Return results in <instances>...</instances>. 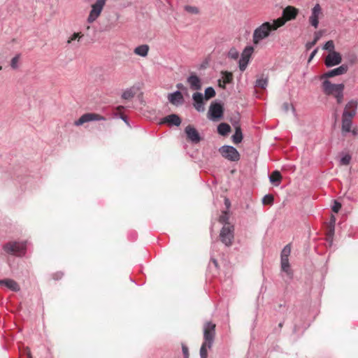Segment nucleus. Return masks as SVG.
<instances>
[{"mask_svg":"<svg viewBox=\"0 0 358 358\" xmlns=\"http://www.w3.org/2000/svg\"><path fill=\"white\" fill-rule=\"evenodd\" d=\"M323 49L325 50H327L329 52V53H331V52H336L334 50L335 49V45H334V43L333 41L330 40V41H328L323 46Z\"/></svg>","mask_w":358,"mask_h":358,"instance_id":"473e14b6","label":"nucleus"},{"mask_svg":"<svg viewBox=\"0 0 358 358\" xmlns=\"http://www.w3.org/2000/svg\"><path fill=\"white\" fill-rule=\"evenodd\" d=\"M176 87H177L178 89L182 90L186 89L182 83L177 84Z\"/></svg>","mask_w":358,"mask_h":358,"instance_id":"864d4df0","label":"nucleus"},{"mask_svg":"<svg viewBox=\"0 0 358 358\" xmlns=\"http://www.w3.org/2000/svg\"><path fill=\"white\" fill-rule=\"evenodd\" d=\"M221 155L231 162H238L240 159L238 151L231 145H222L219 148Z\"/></svg>","mask_w":358,"mask_h":358,"instance_id":"39448f33","label":"nucleus"},{"mask_svg":"<svg viewBox=\"0 0 358 358\" xmlns=\"http://www.w3.org/2000/svg\"><path fill=\"white\" fill-rule=\"evenodd\" d=\"M292 108V111L294 113H295V108L294 107L292 106V105H290L289 103L287 102H285L283 104H282V109L283 110L287 113L288 112V110H289V108Z\"/></svg>","mask_w":358,"mask_h":358,"instance_id":"a19ab883","label":"nucleus"},{"mask_svg":"<svg viewBox=\"0 0 358 358\" xmlns=\"http://www.w3.org/2000/svg\"><path fill=\"white\" fill-rule=\"evenodd\" d=\"M0 285H4L13 292H18L20 289V287L17 282L12 279L0 280Z\"/></svg>","mask_w":358,"mask_h":358,"instance_id":"aec40b11","label":"nucleus"},{"mask_svg":"<svg viewBox=\"0 0 358 358\" xmlns=\"http://www.w3.org/2000/svg\"><path fill=\"white\" fill-rule=\"evenodd\" d=\"M185 10H187L189 13H195V14H197L199 13L198 8H196L195 6H187L185 7Z\"/></svg>","mask_w":358,"mask_h":358,"instance_id":"79ce46f5","label":"nucleus"},{"mask_svg":"<svg viewBox=\"0 0 358 358\" xmlns=\"http://www.w3.org/2000/svg\"><path fill=\"white\" fill-rule=\"evenodd\" d=\"M113 27H114V24H110V25L106 27V29L109 30V29H110Z\"/></svg>","mask_w":358,"mask_h":358,"instance_id":"6e6d98bb","label":"nucleus"},{"mask_svg":"<svg viewBox=\"0 0 358 358\" xmlns=\"http://www.w3.org/2000/svg\"><path fill=\"white\" fill-rule=\"evenodd\" d=\"M123 108H124V106H118V107L117 108V110H122Z\"/></svg>","mask_w":358,"mask_h":358,"instance_id":"bf43d9fd","label":"nucleus"},{"mask_svg":"<svg viewBox=\"0 0 358 358\" xmlns=\"http://www.w3.org/2000/svg\"><path fill=\"white\" fill-rule=\"evenodd\" d=\"M187 139L193 143L200 142L201 138L198 131L192 125H187L185 129Z\"/></svg>","mask_w":358,"mask_h":358,"instance_id":"ddd939ff","label":"nucleus"},{"mask_svg":"<svg viewBox=\"0 0 358 358\" xmlns=\"http://www.w3.org/2000/svg\"><path fill=\"white\" fill-rule=\"evenodd\" d=\"M285 24V20L281 19L273 20L272 22H265L257 27L253 32L252 41L255 45L268 38L271 33L277 30Z\"/></svg>","mask_w":358,"mask_h":358,"instance_id":"f257e3e1","label":"nucleus"},{"mask_svg":"<svg viewBox=\"0 0 358 358\" xmlns=\"http://www.w3.org/2000/svg\"><path fill=\"white\" fill-rule=\"evenodd\" d=\"M254 51V48L252 46H247L243 51L241 57L250 59L252 52Z\"/></svg>","mask_w":358,"mask_h":358,"instance_id":"7c9ffc66","label":"nucleus"},{"mask_svg":"<svg viewBox=\"0 0 358 358\" xmlns=\"http://www.w3.org/2000/svg\"><path fill=\"white\" fill-rule=\"evenodd\" d=\"M341 208V204L339 202L334 201V203L332 206V210L334 213H338Z\"/></svg>","mask_w":358,"mask_h":358,"instance_id":"37998d69","label":"nucleus"},{"mask_svg":"<svg viewBox=\"0 0 358 358\" xmlns=\"http://www.w3.org/2000/svg\"><path fill=\"white\" fill-rule=\"evenodd\" d=\"M83 36V34L80 33H74L68 39L67 43L70 44L73 41L78 40L80 41V39Z\"/></svg>","mask_w":358,"mask_h":358,"instance_id":"4c0bfd02","label":"nucleus"},{"mask_svg":"<svg viewBox=\"0 0 358 358\" xmlns=\"http://www.w3.org/2000/svg\"><path fill=\"white\" fill-rule=\"evenodd\" d=\"M342 62L341 55L338 52L329 53L325 59L324 64L327 67H332L338 65Z\"/></svg>","mask_w":358,"mask_h":358,"instance_id":"9b49d317","label":"nucleus"},{"mask_svg":"<svg viewBox=\"0 0 358 358\" xmlns=\"http://www.w3.org/2000/svg\"><path fill=\"white\" fill-rule=\"evenodd\" d=\"M334 224H335V218L333 217L331 221L330 225L329 227L328 236L329 238H332L334 234Z\"/></svg>","mask_w":358,"mask_h":358,"instance_id":"ea45409f","label":"nucleus"},{"mask_svg":"<svg viewBox=\"0 0 358 358\" xmlns=\"http://www.w3.org/2000/svg\"><path fill=\"white\" fill-rule=\"evenodd\" d=\"M20 57V54H17L11 59L10 66L13 69H15L18 67V62H19Z\"/></svg>","mask_w":358,"mask_h":358,"instance_id":"58836bf2","label":"nucleus"},{"mask_svg":"<svg viewBox=\"0 0 358 358\" xmlns=\"http://www.w3.org/2000/svg\"><path fill=\"white\" fill-rule=\"evenodd\" d=\"M205 99L208 100L215 96V91L212 87H208L205 90Z\"/></svg>","mask_w":358,"mask_h":358,"instance_id":"2f4dec72","label":"nucleus"},{"mask_svg":"<svg viewBox=\"0 0 358 358\" xmlns=\"http://www.w3.org/2000/svg\"><path fill=\"white\" fill-rule=\"evenodd\" d=\"M187 82L192 90H199L201 88V80L199 76L192 73L187 78Z\"/></svg>","mask_w":358,"mask_h":358,"instance_id":"f3484780","label":"nucleus"},{"mask_svg":"<svg viewBox=\"0 0 358 358\" xmlns=\"http://www.w3.org/2000/svg\"><path fill=\"white\" fill-rule=\"evenodd\" d=\"M193 106L199 113L205 110V103L203 94L201 92H195L192 95Z\"/></svg>","mask_w":358,"mask_h":358,"instance_id":"4468645a","label":"nucleus"},{"mask_svg":"<svg viewBox=\"0 0 358 358\" xmlns=\"http://www.w3.org/2000/svg\"><path fill=\"white\" fill-rule=\"evenodd\" d=\"M222 79L223 80V88H224L227 84L232 82L233 75L229 71H222Z\"/></svg>","mask_w":358,"mask_h":358,"instance_id":"bb28decb","label":"nucleus"},{"mask_svg":"<svg viewBox=\"0 0 358 358\" xmlns=\"http://www.w3.org/2000/svg\"><path fill=\"white\" fill-rule=\"evenodd\" d=\"M351 156L349 154L344 155L340 159L341 165H348L351 161Z\"/></svg>","mask_w":358,"mask_h":358,"instance_id":"c9c22d12","label":"nucleus"},{"mask_svg":"<svg viewBox=\"0 0 358 358\" xmlns=\"http://www.w3.org/2000/svg\"><path fill=\"white\" fill-rule=\"evenodd\" d=\"M224 109L220 103H211L208 112V118L213 121H216L222 117Z\"/></svg>","mask_w":358,"mask_h":358,"instance_id":"0eeeda50","label":"nucleus"},{"mask_svg":"<svg viewBox=\"0 0 358 358\" xmlns=\"http://www.w3.org/2000/svg\"><path fill=\"white\" fill-rule=\"evenodd\" d=\"M106 120V119L104 116L99 114L94 113H87L81 115V117L74 122V124L78 127L83 124L84 123L92 121H104Z\"/></svg>","mask_w":358,"mask_h":358,"instance_id":"6e6552de","label":"nucleus"},{"mask_svg":"<svg viewBox=\"0 0 358 358\" xmlns=\"http://www.w3.org/2000/svg\"><path fill=\"white\" fill-rule=\"evenodd\" d=\"M299 13V10L294 6H288L282 11V17H279L287 21H289L296 18Z\"/></svg>","mask_w":358,"mask_h":358,"instance_id":"dca6fc26","label":"nucleus"},{"mask_svg":"<svg viewBox=\"0 0 358 358\" xmlns=\"http://www.w3.org/2000/svg\"><path fill=\"white\" fill-rule=\"evenodd\" d=\"M218 83H219V86L223 88V80L220 79L218 80Z\"/></svg>","mask_w":358,"mask_h":358,"instance_id":"5fc2aeb1","label":"nucleus"},{"mask_svg":"<svg viewBox=\"0 0 358 358\" xmlns=\"http://www.w3.org/2000/svg\"><path fill=\"white\" fill-rule=\"evenodd\" d=\"M320 37H321V34L320 32H315V35H314L313 41H315V42L317 43L318 41V40L320 38Z\"/></svg>","mask_w":358,"mask_h":358,"instance_id":"09e8293b","label":"nucleus"},{"mask_svg":"<svg viewBox=\"0 0 358 358\" xmlns=\"http://www.w3.org/2000/svg\"><path fill=\"white\" fill-rule=\"evenodd\" d=\"M106 0H96V2L92 5V9L87 17V22L92 23L94 22L100 15Z\"/></svg>","mask_w":358,"mask_h":358,"instance_id":"423d86ee","label":"nucleus"},{"mask_svg":"<svg viewBox=\"0 0 358 358\" xmlns=\"http://www.w3.org/2000/svg\"><path fill=\"white\" fill-rule=\"evenodd\" d=\"M280 265L282 271L286 273L288 275L291 274L289 259H280Z\"/></svg>","mask_w":358,"mask_h":358,"instance_id":"cd10ccee","label":"nucleus"},{"mask_svg":"<svg viewBox=\"0 0 358 358\" xmlns=\"http://www.w3.org/2000/svg\"><path fill=\"white\" fill-rule=\"evenodd\" d=\"M227 56L229 58L236 59L239 56V52L235 48H232L228 52Z\"/></svg>","mask_w":358,"mask_h":358,"instance_id":"f704fd0d","label":"nucleus"},{"mask_svg":"<svg viewBox=\"0 0 358 358\" xmlns=\"http://www.w3.org/2000/svg\"><path fill=\"white\" fill-rule=\"evenodd\" d=\"M348 71V66L347 64H342L340 66L330 70L322 76V78H329L336 76L345 74Z\"/></svg>","mask_w":358,"mask_h":358,"instance_id":"2eb2a0df","label":"nucleus"},{"mask_svg":"<svg viewBox=\"0 0 358 358\" xmlns=\"http://www.w3.org/2000/svg\"><path fill=\"white\" fill-rule=\"evenodd\" d=\"M225 204L227 205V206H229V199H225Z\"/></svg>","mask_w":358,"mask_h":358,"instance_id":"4d7b16f0","label":"nucleus"},{"mask_svg":"<svg viewBox=\"0 0 358 358\" xmlns=\"http://www.w3.org/2000/svg\"><path fill=\"white\" fill-rule=\"evenodd\" d=\"M290 253H291V245L287 244L283 248V249L281 252L280 259H289V256L290 255Z\"/></svg>","mask_w":358,"mask_h":358,"instance_id":"c756f323","label":"nucleus"},{"mask_svg":"<svg viewBox=\"0 0 358 358\" xmlns=\"http://www.w3.org/2000/svg\"><path fill=\"white\" fill-rule=\"evenodd\" d=\"M28 357H29V358H32V357H31V354H30V353L28 355Z\"/></svg>","mask_w":358,"mask_h":358,"instance_id":"052dcab7","label":"nucleus"},{"mask_svg":"<svg viewBox=\"0 0 358 358\" xmlns=\"http://www.w3.org/2000/svg\"><path fill=\"white\" fill-rule=\"evenodd\" d=\"M350 132H351L353 136H356L358 135V129L354 128Z\"/></svg>","mask_w":358,"mask_h":358,"instance_id":"603ef678","label":"nucleus"},{"mask_svg":"<svg viewBox=\"0 0 358 358\" xmlns=\"http://www.w3.org/2000/svg\"><path fill=\"white\" fill-rule=\"evenodd\" d=\"M232 141L235 144L240 143L243 140V134L240 127H236L235 129V133L231 137Z\"/></svg>","mask_w":358,"mask_h":358,"instance_id":"393cba45","label":"nucleus"},{"mask_svg":"<svg viewBox=\"0 0 358 358\" xmlns=\"http://www.w3.org/2000/svg\"><path fill=\"white\" fill-rule=\"evenodd\" d=\"M231 131V127L227 123H220L217 127V132L222 136H227Z\"/></svg>","mask_w":358,"mask_h":358,"instance_id":"5701e85b","label":"nucleus"},{"mask_svg":"<svg viewBox=\"0 0 358 358\" xmlns=\"http://www.w3.org/2000/svg\"><path fill=\"white\" fill-rule=\"evenodd\" d=\"M352 125V119L342 116L341 129L343 134L350 132Z\"/></svg>","mask_w":358,"mask_h":358,"instance_id":"412c9836","label":"nucleus"},{"mask_svg":"<svg viewBox=\"0 0 358 358\" xmlns=\"http://www.w3.org/2000/svg\"><path fill=\"white\" fill-rule=\"evenodd\" d=\"M168 100L174 106L181 105L184 102L183 96L180 90L169 94Z\"/></svg>","mask_w":358,"mask_h":358,"instance_id":"a211bd4d","label":"nucleus"},{"mask_svg":"<svg viewBox=\"0 0 358 358\" xmlns=\"http://www.w3.org/2000/svg\"><path fill=\"white\" fill-rule=\"evenodd\" d=\"M162 122L178 127L181 124V119L178 115L171 114L164 117Z\"/></svg>","mask_w":358,"mask_h":358,"instance_id":"6ab92c4d","label":"nucleus"},{"mask_svg":"<svg viewBox=\"0 0 358 358\" xmlns=\"http://www.w3.org/2000/svg\"><path fill=\"white\" fill-rule=\"evenodd\" d=\"M282 323H280V324H279V327H282Z\"/></svg>","mask_w":358,"mask_h":358,"instance_id":"680f3d73","label":"nucleus"},{"mask_svg":"<svg viewBox=\"0 0 358 358\" xmlns=\"http://www.w3.org/2000/svg\"><path fill=\"white\" fill-rule=\"evenodd\" d=\"M120 118L127 124L129 125V122H128V119H127V117L124 115H120Z\"/></svg>","mask_w":358,"mask_h":358,"instance_id":"3c124183","label":"nucleus"},{"mask_svg":"<svg viewBox=\"0 0 358 358\" xmlns=\"http://www.w3.org/2000/svg\"><path fill=\"white\" fill-rule=\"evenodd\" d=\"M135 94H136V89L134 87H132L125 90L123 92V93L122 94V98L124 99H126V100H129V99H132L135 96Z\"/></svg>","mask_w":358,"mask_h":358,"instance_id":"a878e982","label":"nucleus"},{"mask_svg":"<svg viewBox=\"0 0 358 358\" xmlns=\"http://www.w3.org/2000/svg\"><path fill=\"white\" fill-rule=\"evenodd\" d=\"M268 85V78H258L256 82L255 86L256 87H260L262 89H265Z\"/></svg>","mask_w":358,"mask_h":358,"instance_id":"c85d7f7f","label":"nucleus"},{"mask_svg":"<svg viewBox=\"0 0 358 358\" xmlns=\"http://www.w3.org/2000/svg\"><path fill=\"white\" fill-rule=\"evenodd\" d=\"M220 238L226 246H230L234 239V227L224 226L220 231Z\"/></svg>","mask_w":358,"mask_h":358,"instance_id":"1a4fd4ad","label":"nucleus"},{"mask_svg":"<svg viewBox=\"0 0 358 358\" xmlns=\"http://www.w3.org/2000/svg\"><path fill=\"white\" fill-rule=\"evenodd\" d=\"M212 261H213V264L215 265V266H217V260L215 259H212Z\"/></svg>","mask_w":358,"mask_h":358,"instance_id":"13d9d810","label":"nucleus"},{"mask_svg":"<svg viewBox=\"0 0 358 358\" xmlns=\"http://www.w3.org/2000/svg\"><path fill=\"white\" fill-rule=\"evenodd\" d=\"M317 50H318V48H317L310 53L309 58H308V62H310L313 59V57L317 54Z\"/></svg>","mask_w":358,"mask_h":358,"instance_id":"49530a36","label":"nucleus"},{"mask_svg":"<svg viewBox=\"0 0 358 358\" xmlns=\"http://www.w3.org/2000/svg\"><path fill=\"white\" fill-rule=\"evenodd\" d=\"M322 14V8L319 3H316L311 10V15L309 17V23L315 28L319 25V17Z\"/></svg>","mask_w":358,"mask_h":358,"instance_id":"f8f14e48","label":"nucleus"},{"mask_svg":"<svg viewBox=\"0 0 358 358\" xmlns=\"http://www.w3.org/2000/svg\"><path fill=\"white\" fill-rule=\"evenodd\" d=\"M322 88L326 95L334 96L338 103L343 102V90L345 88L344 84H333L329 80H325L322 83Z\"/></svg>","mask_w":358,"mask_h":358,"instance_id":"7ed1b4c3","label":"nucleus"},{"mask_svg":"<svg viewBox=\"0 0 358 358\" xmlns=\"http://www.w3.org/2000/svg\"><path fill=\"white\" fill-rule=\"evenodd\" d=\"M215 324L211 322H207L203 324V342L200 348V357H208V349H210L213 345L215 337Z\"/></svg>","mask_w":358,"mask_h":358,"instance_id":"f03ea898","label":"nucleus"},{"mask_svg":"<svg viewBox=\"0 0 358 358\" xmlns=\"http://www.w3.org/2000/svg\"><path fill=\"white\" fill-rule=\"evenodd\" d=\"M282 176L278 171H274L269 176V180L275 185H278L281 182Z\"/></svg>","mask_w":358,"mask_h":358,"instance_id":"b1692460","label":"nucleus"},{"mask_svg":"<svg viewBox=\"0 0 358 358\" xmlns=\"http://www.w3.org/2000/svg\"><path fill=\"white\" fill-rule=\"evenodd\" d=\"M3 250L9 255L24 256L27 250V242L10 241L3 246Z\"/></svg>","mask_w":358,"mask_h":358,"instance_id":"20e7f679","label":"nucleus"},{"mask_svg":"<svg viewBox=\"0 0 358 358\" xmlns=\"http://www.w3.org/2000/svg\"><path fill=\"white\" fill-rule=\"evenodd\" d=\"M248 62H249V59L243 58V57H241V59H239V62H238V64H239V69L241 71H244L245 70V69L247 68V66L248 64Z\"/></svg>","mask_w":358,"mask_h":358,"instance_id":"72a5a7b5","label":"nucleus"},{"mask_svg":"<svg viewBox=\"0 0 358 358\" xmlns=\"http://www.w3.org/2000/svg\"><path fill=\"white\" fill-rule=\"evenodd\" d=\"M227 220H228V217H227L226 213L224 215H221L220 217V222H222V223L226 222Z\"/></svg>","mask_w":358,"mask_h":358,"instance_id":"de8ad7c7","label":"nucleus"},{"mask_svg":"<svg viewBox=\"0 0 358 358\" xmlns=\"http://www.w3.org/2000/svg\"><path fill=\"white\" fill-rule=\"evenodd\" d=\"M182 353L185 358H188L189 357V352H188V348L185 345H182Z\"/></svg>","mask_w":358,"mask_h":358,"instance_id":"a18cd8bd","label":"nucleus"},{"mask_svg":"<svg viewBox=\"0 0 358 358\" xmlns=\"http://www.w3.org/2000/svg\"><path fill=\"white\" fill-rule=\"evenodd\" d=\"M358 102L357 100L349 101L343 110L342 116L352 119L357 113Z\"/></svg>","mask_w":358,"mask_h":358,"instance_id":"9d476101","label":"nucleus"},{"mask_svg":"<svg viewBox=\"0 0 358 358\" xmlns=\"http://www.w3.org/2000/svg\"><path fill=\"white\" fill-rule=\"evenodd\" d=\"M273 202V196L271 194H266L262 199V203L264 205H271Z\"/></svg>","mask_w":358,"mask_h":358,"instance_id":"e433bc0d","label":"nucleus"},{"mask_svg":"<svg viewBox=\"0 0 358 358\" xmlns=\"http://www.w3.org/2000/svg\"><path fill=\"white\" fill-rule=\"evenodd\" d=\"M148 51L149 46L146 44L138 45L134 50V54L143 57H145L148 55Z\"/></svg>","mask_w":358,"mask_h":358,"instance_id":"4be33fe9","label":"nucleus"},{"mask_svg":"<svg viewBox=\"0 0 358 358\" xmlns=\"http://www.w3.org/2000/svg\"><path fill=\"white\" fill-rule=\"evenodd\" d=\"M315 44H316V42H315V41H313V40L312 41L308 42L306 44V50H310Z\"/></svg>","mask_w":358,"mask_h":358,"instance_id":"c03bdc74","label":"nucleus"},{"mask_svg":"<svg viewBox=\"0 0 358 358\" xmlns=\"http://www.w3.org/2000/svg\"><path fill=\"white\" fill-rule=\"evenodd\" d=\"M62 275H63L62 273H57L54 275V278L55 280H58V279H60L62 277Z\"/></svg>","mask_w":358,"mask_h":358,"instance_id":"8fccbe9b","label":"nucleus"}]
</instances>
